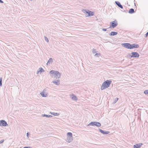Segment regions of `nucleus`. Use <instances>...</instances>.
<instances>
[{
	"label": "nucleus",
	"mask_w": 148,
	"mask_h": 148,
	"mask_svg": "<svg viewBox=\"0 0 148 148\" xmlns=\"http://www.w3.org/2000/svg\"><path fill=\"white\" fill-rule=\"evenodd\" d=\"M49 73L51 74V77L53 78V75L55 76L54 77H55L57 79V78L59 79L61 77V73L58 71L55 70H51L49 72Z\"/></svg>",
	"instance_id": "1"
},
{
	"label": "nucleus",
	"mask_w": 148,
	"mask_h": 148,
	"mask_svg": "<svg viewBox=\"0 0 148 148\" xmlns=\"http://www.w3.org/2000/svg\"><path fill=\"white\" fill-rule=\"evenodd\" d=\"M111 82V81L109 80H107L104 81L101 87V90H102L108 87Z\"/></svg>",
	"instance_id": "2"
},
{
	"label": "nucleus",
	"mask_w": 148,
	"mask_h": 148,
	"mask_svg": "<svg viewBox=\"0 0 148 148\" xmlns=\"http://www.w3.org/2000/svg\"><path fill=\"white\" fill-rule=\"evenodd\" d=\"M67 138L66 141L68 143L71 142L73 140L72 134L71 132H68L67 134Z\"/></svg>",
	"instance_id": "3"
},
{
	"label": "nucleus",
	"mask_w": 148,
	"mask_h": 148,
	"mask_svg": "<svg viewBox=\"0 0 148 148\" xmlns=\"http://www.w3.org/2000/svg\"><path fill=\"white\" fill-rule=\"evenodd\" d=\"M83 12L86 14H88V16H92L94 15V12L91 11H89V10H86L85 9H84L82 10Z\"/></svg>",
	"instance_id": "4"
},
{
	"label": "nucleus",
	"mask_w": 148,
	"mask_h": 148,
	"mask_svg": "<svg viewBox=\"0 0 148 148\" xmlns=\"http://www.w3.org/2000/svg\"><path fill=\"white\" fill-rule=\"evenodd\" d=\"M90 125L92 126L95 125L97 127H99L101 126V125L100 123L94 121L91 122L88 125V126H90Z\"/></svg>",
	"instance_id": "5"
},
{
	"label": "nucleus",
	"mask_w": 148,
	"mask_h": 148,
	"mask_svg": "<svg viewBox=\"0 0 148 148\" xmlns=\"http://www.w3.org/2000/svg\"><path fill=\"white\" fill-rule=\"evenodd\" d=\"M110 26L109 28H110L111 27L113 28L116 27L118 25L117 22L116 21H115L110 23Z\"/></svg>",
	"instance_id": "6"
},
{
	"label": "nucleus",
	"mask_w": 148,
	"mask_h": 148,
	"mask_svg": "<svg viewBox=\"0 0 148 148\" xmlns=\"http://www.w3.org/2000/svg\"><path fill=\"white\" fill-rule=\"evenodd\" d=\"M131 55H130V57L134 58H138L139 56V54L136 52H132L131 53Z\"/></svg>",
	"instance_id": "7"
},
{
	"label": "nucleus",
	"mask_w": 148,
	"mask_h": 148,
	"mask_svg": "<svg viewBox=\"0 0 148 148\" xmlns=\"http://www.w3.org/2000/svg\"><path fill=\"white\" fill-rule=\"evenodd\" d=\"M121 45L126 48L130 49L131 44L129 43H123L121 44Z\"/></svg>",
	"instance_id": "8"
},
{
	"label": "nucleus",
	"mask_w": 148,
	"mask_h": 148,
	"mask_svg": "<svg viewBox=\"0 0 148 148\" xmlns=\"http://www.w3.org/2000/svg\"><path fill=\"white\" fill-rule=\"evenodd\" d=\"M0 126H8L7 122L4 120L0 121Z\"/></svg>",
	"instance_id": "9"
},
{
	"label": "nucleus",
	"mask_w": 148,
	"mask_h": 148,
	"mask_svg": "<svg viewBox=\"0 0 148 148\" xmlns=\"http://www.w3.org/2000/svg\"><path fill=\"white\" fill-rule=\"evenodd\" d=\"M40 94L43 97H46L47 96V93L45 92V90L44 89L40 93Z\"/></svg>",
	"instance_id": "10"
},
{
	"label": "nucleus",
	"mask_w": 148,
	"mask_h": 148,
	"mask_svg": "<svg viewBox=\"0 0 148 148\" xmlns=\"http://www.w3.org/2000/svg\"><path fill=\"white\" fill-rule=\"evenodd\" d=\"M139 45L136 44H131L130 49H132L134 48H138L139 47Z\"/></svg>",
	"instance_id": "11"
},
{
	"label": "nucleus",
	"mask_w": 148,
	"mask_h": 148,
	"mask_svg": "<svg viewBox=\"0 0 148 148\" xmlns=\"http://www.w3.org/2000/svg\"><path fill=\"white\" fill-rule=\"evenodd\" d=\"M70 97L73 100L77 101V97L75 95L73 94L70 95Z\"/></svg>",
	"instance_id": "12"
},
{
	"label": "nucleus",
	"mask_w": 148,
	"mask_h": 148,
	"mask_svg": "<svg viewBox=\"0 0 148 148\" xmlns=\"http://www.w3.org/2000/svg\"><path fill=\"white\" fill-rule=\"evenodd\" d=\"M99 130L100 132H101V133L104 134H108L110 132L108 131H104L102 130L99 129Z\"/></svg>",
	"instance_id": "13"
},
{
	"label": "nucleus",
	"mask_w": 148,
	"mask_h": 148,
	"mask_svg": "<svg viewBox=\"0 0 148 148\" xmlns=\"http://www.w3.org/2000/svg\"><path fill=\"white\" fill-rule=\"evenodd\" d=\"M52 82L55 85L58 86L60 84V80L58 79L56 80H53L52 81Z\"/></svg>",
	"instance_id": "14"
},
{
	"label": "nucleus",
	"mask_w": 148,
	"mask_h": 148,
	"mask_svg": "<svg viewBox=\"0 0 148 148\" xmlns=\"http://www.w3.org/2000/svg\"><path fill=\"white\" fill-rule=\"evenodd\" d=\"M142 145L143 144L142 143H139L135 145L134 146V148H140Z\"/></svg>",
	"instance_id": "15"
},
{
	"label": "nucleus",
	"mask_w": 148,
	"mask_h": 148,
	"mask_svg": "<svg viewBox=\"0 0 148 148\" xmlns=\"http://www.w3.org/2000/svg\"><path fill=\"white\" fill-rule=\"evenodd\" d=\"M115 3L116 5L119 7L121 9L123 8V7L122 5L118 1H115Z\"/></svg>",
	"instance_id": "16"
},
{
	"label": "nucleus",
	"mask_w": 148,
	"mask_h": 148,
	"mask_svg": "<svg viewBox=\"0 0 148 148\" xmlns=\"http://www.w3.org/2000/svg\"><path fill=\"white\" fill-rule=\"evenodd\" d=\"M53 62V59L52 58H50L48 61L47 64H50L51 63H52Z\"/></svg>",
	"instance_id": "17"
},
{
	"label": "nucleus",
	"mask_w": 148,
	"mask_h": 148,
	"mask_svg": "<svg viewBox=\"0 0 148 148\" xmlns=\"http://www.w3.org/2000/svg\"><path fill=\"white\" fill-rule=\"evenodd\" d=\"M117 34L118 33L117 32H112L110 34V36H114L116 35H117Z\"/></svg>",
	"instance_id": "18"
},
{
	"label": "nucleus",
	"mask_w": 148,
	"mask_h": 148,
	"mask_svg": "<svg viewBox=\"0 0 148 148\" xmlns=\"http://www.w3.org/2000/svg\"><path fill=\"white\" fill-rule=\"evenodd\" d=\"M135 12L134 9L133 8H131L130 9L129 11V13L130 14H132L134 13Z\"/></svg>",
	"instance_id": "19"
},
{
	"label": "nucleus",
	"mask_w": 148,
	"mask_h": 148,
	"mask_svg": "<svg viewBox=\"0 0 148 148\" xmlns=\"http://www.w3.org/2000/svg\"><path fill=\"white\" fill-rule=\"evenodd\" d=\"M42 116L43 117H52V116L51 115H47V114H42Z\"/></svg>",
	"instance_id": "20"
},
{
	"label": "nucleus",
	"mask_w": 148,
	"mask_h": 148,
	"mask_svg": "<svg viewBox=\"0 0 148 148\" xmlns=\"http://www.w3.org/2000/svg\"><path fill=\"white\" fill-rule=\"evenodd\" d=\"M50 113L51 114H53L54 115V116H58L60 114L58 113H55V112H50Z\"/></svg>",
	"instance_id": "21"
},
{
	"label": "nucleus",
	"mask_w": 148,
	"mask_h": 148,
	"mask_svg": "<svg viewBox=\"0 0 148 148\" xmlns=\"http://www.w3.org/2000/svg\"><path fill=\"white\" fill-rule=\"evenodd\" d=\"M100 53H96L94 56L96 57H98L100 56Z\"/></svg>",
	"instance_id": "22"
},
{
	"label": "nucleus",
	"mask_w": 148,
	"mask_h": 148,
	"mask_svg": "<svg viewBox=\"0 0 148 148\" xmlns=\"http://www.w3.org/2000/svg\"><path fill=\"white\" fill-rule=\"evenodd\" d=\"M92 53L93 54H95V53H96L97 52L96 51V49H92Z\"/></svg>",
	"instance_id": "23"
},
{
	"label": "nucleus",
	"mask_w": 148,
	"mask_h": 148,
	"mask_svg": "<svg viewBox=\"0 0 148 148\" xmlns=\"http://www.w3.org/2000/svg\"><path fill=\"white\" fill-rule=\"evenodd\" d=\"M40 72H42L44 71L43 69L42 68H40L39 69Z\"/></svg>",
	"instance_id": "24"
},
{
	"label": "nucleus",
	"mask_w": 148,
	"mask_h": 148,
	"mask_svg": "<svg viewBox=\"0 0 148 148\" xmlns=\"http://www.w3.org/2000/svg\"><path fill=\"white\" fill-rule=\"evenodd\" d=\"M144 93L147 95H148V90H145L144 92Z\"/></svg>",
	"instance_id": "25"
},
{
	"label": "nucleus",
	"mask_w": 148,
	"mask_h": 148,
	"mask_svg": "<svg viewBox=\"0 0 148 148\" xmlns=\"http://www.w3.org/2000/svg\"><path fill=\"white\" fill-rule=\"evenodd\" d=\"M44 38L45 40L47 42H49V40L48 38L45 36L44 37Z\"/></svg>",
	"instance_id": "26"
},
{
	"label": "nucleus",
	"mask_w": 148,
	"mask_h": 148,
	"mask_svg": "<svg viewBox=\"0 0 148 148\" xmlns=\"http://www.w3.org/2000/svg\"><path fill=\"white\" fill-rule=\"evenodd\" d=\"M2 79L1 78H0V86H1L2 85Z\"/></svg>",
	"instance_id": "27"
},
{
	"label": "nucleus",
	"mask_w": 148,
	"mask_h": 148,
	"mask_svg": "<svg viewBox=\"0 0 148 148\" xmlns=\"http://www.w3.org/2000/svg\"><path fill=\"white\" fill-rule=\"evenodd\" d=\"M4 140H1L0 141V144H1L3 142Z\"/></svg>",
	"instance_id": "28"
},
{
	"label": "nucleus",
	"mask_w": 148,
	"mask_h": 148,
	"mask_svg": "<svg viewBox=\"0 0 148 148\" xmlns=\"http://www.w3.org/2000/svg\"><path fill=\"white\" fill-rule=\"evenodd\" d=\"M66 36H67V37H71V34H70L68 35L66 34Z\"/></svg>",
	"instance_id": "29"
},
{
	"label": "nucleus",
	"mask_w": 148,
	"mask_h": 148,
	"mask_svg": "<svg viewBox=\"0 0 148 148\" xmlns=\"http://www.w3.org/2000/svg\"><path fill=\"white\" fill-rule=\"evenodd\" d=\"M148 35V32L145 34V37H147Z\"/></svg>",
	"instance_id": "30"
},
{
	"label": "nucleus",
	"mask_w": 148,
	"mask_h": 148,
	"mask_svg": "<svg viewBox=\"0 0 148 148\" xmlns=\"http://www.w3.org/2000/svg\"><path fill=\"white\" fill-rule=\"evenodd\" d=\"M102 30L104 31H106L107 30V29H106L104 28Z\"/></svg>",
	"instance_id": "31"
},
{
	"label": "nucleus",
	"mask_w": 148,
	"mask_h": 148,
	"mask_svg": "<svg viewBox=\"0 0 148 148\" xmlns=\"http://www.w3.org/2000/svg\"><path fill=\"white\" fill-rule=\"evenodd\" d=\"M23 148H31L30 147H24Z\"/></svg>",
	"instance_id": "32"
},
{
	"label": "nucleus",
	"mask_w": 148,
	"mask_h": 148,
	"mask_svg": "<svg viewBox=\"0 0 148 148\" xmlns=\"http://www.w3.org/2000/svg\"><path fill=\"white\" fill-rule=\"evenodd\" d=\"M118 98H116V99L115 103H116L118 100Z\"/></svg>",
	"instance_id": "33"
},
{
	"label": "nucleus",
	"mask_w": 148,
	"mask_h": 148,
	"mask_svg": "<svg viewBox=\"0 0 148 148\" xmlns=\"http://www.w3.org/2000/svg\"><path fill=\"white\" fill-rule=\"evenodd\" d=\"M0 3H3V2L1 0H0Z\"/></svg>",
	"instance_id": "34"
},
{
	"label": "nucleus",
	"mask_w": 148,
	"mask_h": 148,
	"mask_svg": "<svg viewBox=\"0 0 148 148\" xmlns=\"http://www.w3.org/2000/svg\"><path fill=\"white\" fill-rule=\"evenodd\" d=\"M29 133L28 132H27V136L28 137V135H29Z\"/></svg>",
	"instance_id": "35"
},
{
	"label": "nucleus",
	"mask_w": 148,
	"mask_h": 148,
	"mask_svg": "<svg viewBox=\"0 0 148 148\" xmlns=\"http://www.w3.org/2000/svg\"><path fill=\"white\" fill-rule=\"evenodd\" d=\"M39 72H40L39 71H39H37V74H38L39 73Z\"/></svg>",
	"instance_id": "36"
}]
</instances>
